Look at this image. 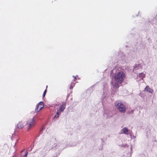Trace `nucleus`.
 <instances>
[{
    "label": "nucleus",
    "mask_w": 157,
    "mask_h": 157,
    "mask_svg": "<svg viewBox=\"0 0 157 157\" xmlns=\"http://www.w3.org/2000/svg\"><path fill=\"white\" fill-rule=\"evenodd\" d=\"M35 124V119L34 118L31 119L29 120L27 123V126L28 130H30L33 126Z\"/></svg>",
    "instance_id": "7ed1b4c3"
},
{
    "label": "nucleus",
    "mask_w": 157,
    "mask_h": 157,
    "mask_svg": "<svg viewBox=\"0 0 157 157\" xmlns=\"http://www.w3.org/2000/svg\"><path fill=\"white\" fill-rule=\"evenodd\" d=\"M60 113L58 112V111H57V112L56 114V115L55 116V117L56 118H58L59 117V115Z\"/></svg>",
    "instance_id": "f8f14e48"
},
{
    "label": "nucleus",
    "mask_w": 157,
    "mask_h": 157,
    "mask_svg": "<svg viewBox=\"0 0 157 157\" xmlns=\"http://www.w3.org/2000/svg\"><path fill=\"white\" fill-rule=\"evenodd\" d=\"M121 132L122 133L126 135L130 134L131 132V131L130 130L128 129L126 127L123 128L121 130Z\"/></svg>",
    "instance_id": "423d86ee"
},
{
    "label": "nucleus",
    "mask_w": 157,
    "mask_h": 157,
    "mask_svg": "<svg viewBox=\"0 0 157 157\" xmlns=\"http://www.w3.org/2000/svg\"><path fill=\"white\" fill-rule=\"evenodd\" d=\"M115 105L120 112L124 113L125 112L126 107L120 101H117L115 103Z\"/></svg>",
    "instance_id": "f03ea898"
},
{
    "label": "nucleus",
    "mask_w": 157,
    "mask_h": 157,
    "mask_svg": "<svg viewBox=\"0 0 157 157\" xmlns=\"http://www.w3.org/2000/svg\"><path fill=\"white\" fill-rule=\"evenodd\" d=\"M144 90L150 93H152L153 92V90L150 88L148 86H147L145 88Z\"/></svg>",
    "instance_id": "6e6552de"
},
{
    "label": "nucleus",
    "mask_w": 157,
    "mask_h": 157,
    "mask_svg": "<svg viewBox=\"0 0 157 157\" xmlns=\"http://www.w3.org/2000/svg\"><path fill=\"white\" fill-rule=\"evenodd\" d=\"M66 107V104L64 102L62 103V105L60 106L59 109L57 111L60 113L63 112L65 109Z\"/></svg>",
    "instance_id": "0eeeda50"
},
{
    "label": "nucleus",
    "mask_w": 157,
    "mask_h": 157,
    "mask_svg": "<svg viewBox=\"0 0 157 157\" xmlns=\"http://www.w3.org/2000/svg\"><path fill=\"white\" fill-rule=\"evenodd\" d=\"M75 84L74 83H72L70 86V89H71L73 87V86H74Z\"/></svg>",
    "instance_id": "ddd939ff"
},
{
    "label": "nucleus",
    "mask_w": 157,
    "mask_h": 157,
    "mask_svg": "<svg viewBox=\"0 0 157 157\" xmlns=\"http://www.w3.org/2000/svg\"><path fill=\"white\" fill-rule=\"evenodd\" d=\"M26 123L23 121H21L20 122V128H22L24 127Z\"/></svg>",
    "instance_id": "1a4fd4ad"
},
{
    "label": "nucleus",
    "mask_w": 157,
    "mask_h": 157,
    "mask_svg": "<svg viewBox=\"0 0 157 157\" xmlns=\"http://www.w3.org/2000/svg\"><path fill=\"white\" fill-rule=\"evenodd\" d=\"M130 148H131V151H132V146H131L130 147Z\"/></svg>",
    "instance_id": "dca6fc26"
},
{
    "label": "nucleus",
    "mask_w": 157,
    "mask_h": 157,
    "mask_svg": "<svg viewBox=\"0 0 157 157\" xmlns=\"http://www.w3.org/2000/svg\"><path fill=\"white\" fill-rule=\"evenodd\" d=\"M145 75L144 74L141 73H139L137 76V79H138L140 78L139 80H138V81L140 82H144V80L143 79V78L145 77Z\"/></svg>",
    "instance_id": "39448f33"
},
{
    "label": "nucleus",
    "mask_w": 157,
    "mask_h": 157,
    "mask_svg": "<svg viewBox=\"0 0 157 157\" xmlns=\"http://www.w3.org/2000/svg\"><path fill=\"white\" fill-rule=\"evenodd\" d=\"M140 68V66L139 65H136L134 67V69L133 71L135 70L138 69Z\"/></svg>",
    "instance_id": "9b49d317"
},
{
    "label": "nucleus",
    "mask_w": 157,
    "mask_h": 157,
    "mask_svg": "<svg viewBox=\"0 0 157 157\" xmlns=\"http://www.w3.org/2000/svg\"><path fill=\"white\" fill-rule=\"evenodd\" d=\"M17 128H19V124H17Z\"/></svg>",
    "instance_id": "f3484780"
},
{
    "label": "nucleus",
    "mask_w": 157,
    "mask_h": 157,
    "mask_svg": "<svg viewBox=\"0 0 157 157\" xmlns=\"http://www.w3.org/2000/svg\"><path fill=\"white\" fill-rule=\"evenodd\" d=\"M73 76L74 77V78H75V80L76 79V77H75L74 76Z\"/></svg>",
    "instance_id": "a211bd4d"
},
{
    "label": "nucleus",
    "mask_w": 157,
    "mask_h": 157,
    "mask_svg": "<svg viewBox=\"0 0 157 157\" xmlns=\"http://www.w3.org/2000/svg\"><path fill=\"white\" fill-rule=\"evenodd\" d=\"M27 154H28V152H26L25 153V154L24 155L23 157H27Z\"/></svg>",
    "instance_id": "2eb2a0df"
},
{
    "label": "nucleus",
    "mask_w": 157,
    "mask_h": 157,
    "mask_svg": "<svg viewBox=\"0 0 157 157\" xmlns=\"http://www.w3.org/2000/svg\"><path fill=\"white\" fill-rule=\"evenodd\" d=\"M112 74H114V82L112 84L115 88L118 87V85L121 84L123 81L125 77V74L122 71H120L116 68L113 69L112 71Z\"/></svg>",
    "instance_id": "f257e3e1"
},
{
    "label": "nucleus",
    "mask_w": 157,
    "mask_h": 157,
    "mask_svg": "<svg viewBox=\"0 0 157 157\" xmlns=\"http://www.w3.org/2000/svg\"><path fill=\"white\" fill-rule=\"evenodd\" d=\"M46 90H45V91H44V92L43 93V97H44L45 96V94H46Z\"/></svg>",
    "instance_id": "4468645a"
},
{
    "label": "nucleus",
    "mask_w": 157,
    "mask_h": 157,
    "mask_svg": "<svg viewBox=\"0 0 157 157\" xmlns=\"http://www.w3.org/2000/svg\"><path fill=\"white\" fill-rule=\"evenodd\" d=\"M60 146V144L59 143H56V144H55L54 146V147L55 148H59V147Z\"/></svg>",
    "instance_id": "9d476101"
},
{
    "label": "nucleus",
    "mask_w": 157,
    "mask_h": 157,
    "mask_svg": "<svg viewBox=\"0 0 157 157\" xmlns=\"http://www.w3.org/2000/svg\"><path fill=\"white\" fill-rule=\"evenodd\" d=\"M44 107V103L42 101L40 102L36 106L35 109L36 112H39Z\"/></svg>",
    "instance_id": "20e7f679"
}]
</instances>
